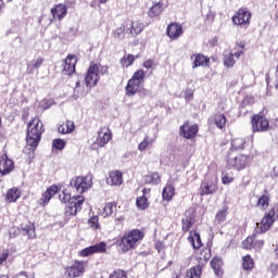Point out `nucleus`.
<instances>
[{
    "label": "nucleus",
    "instance_id": "1",
    "mask_svg": "<svg viewBox=\"0 0 278 278\" xmlns=\"http://www.w3.org/2000/svg\"><path fill=\"white\" fill-rule=\"evenodd\" d=\"M45 129L42 128V122L40 118L35 117L28 124V130L26 136V144L30 147V151H36V147L40 144V139Z\"/></svg>",
    "mask_w": 278,
    "mask_h": 278
},
{
    "label": "nucleus",
    "instance_id": "2",
    "mask_svg": "<svg viewBox=\"0 0 278 278\" xmlns=\"http://www.w3.org/2000/svg\"><path fill=\"white\" fill-rule=\"evenodd\" d=\"M142 238H144V233L138 229L125 233L119 243L122 252L129 253V251H134L142 242Z\"/></svg>",
    "mask_w": 278,
    "mask_h": 278
},
{
    "label": "nucleus",
    "instance_id": "3",
    "mask_svg": "<svg viewBox=\"0 0 278 278\" xmlns=\"http://www.w3.org/2000/svg\"><path fill=\"white\" fill-rule=\"evenodd\" d=\"M108 75V65L91 63L85 76V84L88 88H94L99 84V78Z\"/></svg>",
    "mask_w": 278,
    "mask_h": 278
},
{
    "label": "nucleus",
    "instance_id": "4",
    "mask_svg": "<svg viewBox=\"0 0 278 278\" xmlns=\"http://www.w3.org/2000/svg\"><path fill=\"white\" fill-rule=\"evenodd\" d=\"M251 162H253V156L244 154L230 155L227 159L229 168H233V170H244L247 166H251Z\"/></svg>",
    "mask_w": 278,
    "mask_h": 278
},
{
    "label": "nucleus",
    "instance_id": "5",
    "mask_svg": "<svg viewBox=\"0 0 278 278\" xmlns=\"http://www.w3.org/2000/svg\"><path fill=\"white\" fill-rule=\"evenodd\" d=\"M71 188L76 190L78 194H84L86 190L92 188V175L78 176L75 179L71 180Z\"/></svg>",
    "mask_w": 278,
    "mask_h": 278
},
{
    "label": "nucleus",
    "instance_id": "6",
    "mask_svg": "<svg viewBox=\"0 0 278 278\" xmlns=\"http://www.w3.org/2000/svg\"><path fill=\"white\" fill-rule=\"evenodd\" d=\"M207 260H210V253L205 250L200 254V256H198L199 265L188 270L185 278H201L203 266L207 264Z\"/></svg>",
    "mask_w": 278,
    "mask_h": 278
},
{
    "label": "nucleus",
    "instance_id": "7",
    "mask_svg": "<svg viewBox=\"0 0 278 278\" xmlns=\"http://www.w3.org/2000/svg\"><path fill=\"white\" fill-rule=\"evenodd\" d=\"M233 25H238L242 29H247L251 25V12L247 8L239 9L232 16Z\"/></svg>",
    "mask_w": 278,
    "mask_h": 278
},
{
    "label": "nucleus",
    "instance_id": "8",
    "mask_svg": "<svg viewBox=\"0 0 278 278\" xmlns=\"http://www.w3.org/2000/svg\"><path fill=\"white\" fill-rule=\"evenodd\" d=\"M84 201V197L81 195L73 197L71 202L65 206L66 216H77V212H81Z\"/></svg>",
    "mask_w": 278,
    "mask_h": 278
},
{
    "label": "nucleus",
    "instance_id": "9",
    "mask_svg": "<svg viewBox=\"0 0 278 278\" xmlns=\"http://www.w3.org/2000/svg\"><path fill=\"white\" fill-rule=\"evenodd\" d=\"M88 263L86 261H75L70 267L65 268L67 277L76 278L84 275Z\"/></svg>",
    "mask_w": 278,
    "mask_h": 278
},
{
    "label": "nucleus",
    "instance_id": "10",
    "mask_svg": "<svg viewBox=\"0 0 278 278\" xmlns=\"http://www.w3.org/2000/svg\"><path fill=\"white\" fill-rule=\"evenodd\" d=\"M94 253H108V244H105V242H100L98 244L90 245L83 249L79 252V255L80 257H88L90 255H94Z\"/></svg>",
    "mask_w": 278,
    "mask_h": 278
},
{
    "label": "nucleus",
    "instance_id": "11",
    "mask_svg": "<svg viewBox=\"0 0 278 278\" xmlns=\"http://www.w3.org/2000/svg\"><path fill=\"white\" fill-rule=\"evenodd\" d=\"M199 134V126L197 124H189L186 122L180 126V136L187 140H192Z\"/></svg>",
    "mask_w": 278,
    "mask_h": 278
},
{
    "label": "nucleus",
    "instance_id": "12",
    "mask_svg": "<svg viewBox=\"0 0 278 278\" xmlns=\"http://www.w3.org/2000/svg\"><path fill=\"white\" fill-rule=\"evenodd\" d=\"M270 124L267 118L262 115H254L252 117V129L253 131H268Z\"/></svg>",
    "mask_w": 278,
    "mask_h": 278
},
{
    "label": "nucleus",
    "instance_id": "13",
    "mask_svg": "<svg viewBox=\"0 0 278 278\" xmlns=\"http://www.w3.org/2000/svg\"><path fill=\"white\" fill-rule=\"evenodd\" d=\"M239 48L241 50H237L235 52H229L228 54H225L224 64L225 66H227V68L233 67V65L236 64V60H238L242 55V53H244V50H242L244 49V43H240Z\"/></svg>",
    "mask_w": 278,
    "mask_h": 278
},
{
    "label": "nucleus",
    "instance_id": "14",
    "mask_svg": "<svg viewBox=\"0 0 278 278\" xmlns=\"http://www.w3.org/2000/svg\"><path fill=\"white\" fill-rule=\"evenodd\" d=\"M273 223H275V208H271L268 213L264 215L261 220L260 233H266L270 227H273Z\"/></svg>",
    "mask_w": 278,
    "mask_h": 278
},
{
    "label": "nucleus",
    "instance_id": "15",
    "mask_svg": "<svg viewBox=\"0 0 278 278\" xmlns=\"http://www.w3.org/2000/svg\"><path fill=\"white\" fill-rule=\"evenodd\" d=\"M14 170V161L8 157V154L0 156V174L10 175Z\"/></svg>",
    "mask_w": 278,
    "mask_h": 278
},
{
    "label": "nucleus",
    "instance_id": "16",
    "mask_svg": "<svg viewBox=\"0 0 278 278\" xmlns=\"http://www.w3.org/2000/svg\"><path fill=\"white\" fill-rule=\"evenodd\" d=\"M144 30V23L140 20L132 21L129 27L126 28V34H128L131 38H136L139 34H142Z\"/></svg>",
    "mask_w": 278,
    "mask_h": 278
},
{
    "label": "nucleus",
    "instance_id": "17",
    "mask_svg": "<svg viewBox=\"0 0 278 278\" xmlns=\"http://www.w3.org/2000/svg\"><path fill=\"white\" fill-rule=\"evenodd\" d=\"M77 64L76 55H68L63 64V75H73L75 73V65Z\"/></svg>",
    "mask_w": 278,
    "mask_h": 278
},
{
    "label": "nucleus",
    "instance_id": "18",
    "mask_svg": "<svg viewBox=\"0 0 278 278\" xmlns=\"http://www.w3.org/2000/svg\"><path fill=\"white\" fill-rule=\"evenodd\" d=\"M110 140H112V131H110V128L100 129L97 138L99 147H105Z\"/></svg>",
    "mask_w": 278,
    "mask_h": 278
},
{
    "label": "nucleus",
    "instance_id": "19",
    "mask_svg": "<svg viewBox=\"0 0 278 278\" xmlns=\"http://www.w3.org/2000/svg\"><path fill=\"white\" fill-rule=\"evenodd\" d=\"M106 184L109 186H121L123 184V173L119 170H112L106 177Z\"/></svg>",
    "mask_w": 278,
    "mask_h": 278
},
{
    "label": "nucleus",
    "instance_id": "20",
    "mask_svg": "<svg viewBox=\"0 0 278 278\" xmlns=\"http://www.w3.org/2000/svg\"><path fill=\"white\" fill-rule=\"evenodd\" d=\"M184 34V28L179 24L172 23L167 26V36L172 40H177Z\"/></svg>",
    "mask_w": 278,
    "mask_h": 278
},
{
    "label": "nucleus",
    "instance_id": "21",
    "mask_svg": "<svg viewBox=\"0 0 278 278\" xmlns=\"http://www.w3.org/2000/svg\"><path fill=\"white\" fill-rule=\"evenodd\" d=\"M192 68H199V66H210V58L203 54H192Z\"/></svg>",
    "mask_w": 278,
    "mask_h": 278
},
{
    "label": "nucleus",
    "instance_id": "22",
    "mask_svg": "<svg viewBox=\"0 0 278 278\" xmlns=\"http://www.w3.org/2000/svg\"><path fill=\"white\" fill-rule=\"evenodd\" d=\"M18 199H21V189L18 187L9 189L4 195L7 203H16Z\"/></svg>",
    "mask_w": 278,
    "mask_h": 278
},
{
    "label": "nucleus",
    "instance_id": "23",
    "mask_svg": "<svg viewBox=\"0 0 278 278\" xmlns=\"http://www.w3.org/2000/svg\"><path fill=\"white\" fill-rule=\"evenodd\" d=\"M218 190V187L214 182H207L204 181L201 185V197L207 195V194H214Z\"/></svg>",
    "mask_w": 278,
    "mask_h": 278
},
{
    "label": "nucleus",
    "instance_id": "24",
    "mask_svg": "<svg viewBox=\"0 0 278 278\" xmlns=\"http://www.w3.org/2000/svg\"><path fill=\"white\" fill-rule=\"evenodd\" d=\"M51 14L54 20L58 18L59 21H62L67 14L66 5L58 4L55 8L51 9Z\"/></svg>",
    "mask_w": 278,
    "mask_h": 278
},
{
    "label": "nucleus",
    "instance_id": "25",
    "mask_svg": "<svg viewBox=\"0 0 278 278\" xmlns=\"http://www.w3.org/2000/svg\"><path fill=\"white\" fill-rule=\"evenodd\" d=\"M192 225H194V214L191 211H187L185 213V218H182L184 231H189Z\"/></svg>",
    "mask_w": 278,
    "mask_h": 278
},
{
    "label": "nucleus",
    "instance_id": "26",
    "mask_svg": "<svg viewBox=\"0 0 278 278\" xmlns=\"http://www.w3.org/2000/svg\"><path fill=\"white\" fill-rule=\"evenodd\" d=\"M162 181V176L157 172H153L144 176V184H149L150 186H157Z\"/></svg>",
    "mask_w": 278,
    "mask_h": 278
},
{
    "label": "nucleus",
    "instance_id": "27",
    "mask_svg": "<svg viewBox=\"0 0 278 278\" xmlns=\"http://www.w3.org/2000/svg\"><path fill=\"white\" fill-rule=\"evenodd\" d=\"M140 89V83H136L135 80L129 79L126 86V96L127 97H134L138 93V90Z\"/></svg>",
    "mask_w": 278,
    "mask_h": 278
},
{
    "label": "nucleus",
    "instance_id": "28",
    "mask_svg": "<svg viewBox=\"0 0 278 278\" xmlns=\"http://www.w3.org/2000/svg\"><path fill=\"white\" fill-rule=\"evenodd\" d=\"M269 203H270V194L265 193L257 198L256 207H258V210H262L264 212L265 210H268Z\"/></svg>",
    "mask_w": 278,
    "mask_h": 278
},
{
    "label": "nucleus",
    "instance_id": "29",
    "mask_svg": "<svg viewBox=\"0 0 278 278\" xmlns=\"http://www.w3.org/2000/svg\"><path fill=\"white\" fill-rule=\"evenodd\" d=\"M55 194H58V186H51L42 194V205H47V203H49V201H51V198L55 197Z\"/></svg>",
    "mask_w": 278,
    "mask_h": 278
},
{
    "label": "nucleus",
    "instance_id": "30",
    "mask_svg": "<svg viewBox=\"0 0 278 278\" xmlns=\"http://www.w3.org/2000/svg\"><path fill=\"white\" fill-rule=\"evenodd\" d=\"M211 266L217 277L223 275V258L216 256L211 261Z\"/></svg>",
    "mask_w": 278,
    "mask_h": 278
},
{
    "label": "nucleus",
    "instance_id": "31",
    "mask_svg": "<svg viewBox=\"0 0 278 278\" xmlns=\"http://www.w3.org/2000/svg\"><path fill=\"white\" fill-rule=\"evenodd\" d=\"M164 8V3L162 2H156L152 5V8H150L149 12H148V16H150V18H155L157 16H160V14H162V11Z\"/></svg>",
    "mask_w": 278,
    "mask_h": 278
},
{
    "label": "nucleus",
    "instance_id": "32",
    "mask_svg": "<svg viewBox=\"0 0 278 278\" xmlns=\"http://www.w3.org/2000/svg\"><path fill=\"white\" fill-rule=\"evenodd\" d=\"M59 134H73L75 131V123L73 121H67L59 126Z\"/></svg>",
    "mask_w": 278,
    "mask_h": 278
},
{
    "label": "nucleus",
    "instance_id": "33",
    "mask_svg": "<svg viewBox=\"0 0 278 278\" xmlns=\"http://www.w3.org/2000/svg\"><path fill=\"white\" fill-rule=\"evenodd\" d=\"M162 197L164 201H170L175 197V187H173L170 184H167L163 189Z\"/></svg>",
    "mask_w": 278,
    "mask_h": 278
},
{
    "label": "nucleus",
    "instance_id": "34",
    "mask_svg": "<svg viewBox=\"0 0 278 278\" xmlns=\"http://www.w3.org/2000/svg\"><path fill=\"white\" fill-rule=\"evenodd\" d=\"M188 240L192 244L193 249H199L200 247H202L201 236L197 231H191Z\"/></svg>",
    "mask_w": 278,
    "mask_h": 278
},
{
    "label": "nucleus",
    "instance_id": "35",
    "mask_svg": "<svg viewBox=\"0 0 278 278\" xmlns=\"http://www.w3.org/2000/svg\"><path fill=\"white\" fill-rule=\"evenodd\" d=\"M42 62H45L42 58L30 61V63L27 64V70H26L27 75H31V73H34L40 66H42Z\"/></svg>",
    "mask_w": 278,
    "mask_h": 278
},
{
    "label": "nucleus",
    "instance_id": "36",
    "mask_svg": "<svg viewBox=\"0 0 278 278\" xmlns=\"http://www.w3.org/2000/svg\"><path fill=\"white\" fill-rule=\"evenodd\" d=\"M84 97H86V89L84 88V86H81L79 81H77L74 88L73 99L77 101V99H84Z\"/></svg>",
    "mask_w": 278,
    "mask_h": 278
},
{
    "label": "nucleus",
    "instance_id": "37",
    "mask_svg": "<svg viewBox=\"0 0 278 278\" xmlns=\"http://www.w3.org/2000/svg\"><path fill=\"white\" fill-rule=\"evenodd\" d=\"M214 123L218 129H225V125H227V117H225V114H216L214 116Z\"/></svg>",
    "mask_w": 278,
    "mask_h": 278
},
{
    "label": "nucleus",
    "instance_id": "38",
    "mask_svg": "<svg viewBox=\"0 0 278 278\" xmlns=\"http://www.w3.org/2000/svg\"><path fill=\"white\" fill-rule=\"evenodd\" d=\"M23 233L28 236L30 240H34L36 238V226L34 224H28L25 227L22 228Z\"/></svg>",
    "mask_w": 278,
    "mask_h": 278
},
{
    "label": "nucleus",
    "instance_id": "39",
    "mask_svg": "<svg viewBox=\"0 0 278 278\" xmlns=\"http://www.w3.org/2000/svg\"><path fill=\"white\" fill-rule=\"evenodd\" d=\"M138 210H147L149 207V198L146 195L138 197L136 200Z\"/></svg>",
    "mask_w": 278,
    "mask_h": 278
},
{
    "label": "nucleus",
    "instance_id": "40",
    "mask_svg": "<svg viewBox=\"0 0 278 278\" xmlns=\"http://www.w3.org/2000/svg\"><path fill=\"white\" fill-rule=\"evenodd\" d=\"M245 141L243 138H235L231 141V149H235V151H240L244 149Z\"/></svg>",
    "mask_w": 278,
    "mask_h": 278
},
{
    "label": "nucleus",
    "instance_id": "41",
    "mask_svg": "<svg viewBox=\"0 0 278 278\" xmlns=\"http://www.w3.org/2000/svg\"><path fill=\"white\" fill-rule=\"evenodd\" d=\"M153 142H155V139H152L151 137L147 136V137H144L143 141H141L138 144V149L140 151H147V148L151 147V144H153Z\"/></svg>",
    "mask_w": 278,
    "mask_h": 278
},
{
    "label": "nucleus",
    "instance_id": "42",
    "mask_svg": "<svg viewBox=\"0 0 278 278\" xmlns=\"http://www.w3.org/2000/svg\"><path fill=\"white\" fill-rule=\"evenodd\" d=\"M135 60H136V58H134L132 54H125L123 56V59L121 60V64L125 68H129V66H131L134 64Z\"/></svg>",
    "mask_w": 278,
    "mask_h": 278
},
{
    "label": "nucleus",
    "instance_id": "43",
    "mask_svg": "<svg viewBox=\"0 0 278 278\" xmlns=\"http://www.w3.org/2000/svg\"><path fill=\"white\" fill-rule=\"evenodd\" d=\"M130 80L136 81L137 84H142L144 81V71L143 70H138L134 73L132 77Z\"/></svg>",
    "mask_w": 278,
    "mask_h": 278
},
{
    "label": "nucleus",
    "instance_id": "44",
    "mask_svg": "<svg viewBox=\"0 0 278 278\" xmlns=\"http://www.w3.org/2000/svg\"><path fill=\"white\" fill-rule=\"evenodd\" d=\"M114 207H116L115 203H106L103 208L102 216H104V218H108V216H112V214H114Z\"/></svg>",
    "mask_w": 278,
    "mask_h": 278
},
{
    "label": "nucleus",
    "instance_id": "45",
    "mask_svg": "<svg viewBox=\"0 0 278 278\" xmlns=\"http://www.w3.org/2000/svg\"><path fill=\"white\" fill-rule=\"evenodd\" d=\"M59 199L62 203H71V201H73L71 191H68V189L63 190L62 193L59 194Z\"/></svg>",
    "mask_w": 278,
    "mask_h": 278
},
{
    "label": "nucleus",
    "instance_id": "46",
    "mask_svg": "<svg viewBox=\"0 0 278 278\" xmlns=\"http://www.w3.org/2000/svg\"><path fill=\"white\" fill-rule=\"evenodd\" d=\"M253 266H255V264L253 263V258H251L250 255H245L243 257V269L253 270Z\"/></svg>",
    "mask_w": 278,
    "mask_h": 278
},
{
    "label": "nucleus",
    "instance_id": "47",
    "mask_svg": "<svg viewBox=\"0 0 278 278\" xmlns=\"http://www.w3.org/2000/svg\"><path fill=\"white\" fill-rule=\"evenodd\" d=\"M226 219H227V208H223L216 214L215 220L216 223H218V225H220V223H225Z\"/></svg>",
    "mask_w": 278,
    "mask_h": 278
},
{
    "label": "nucleus",
    "instance_id": "48",
    "mask_svg": "<svg viewBox=\"0 0 278 278\" xmlns=\"http://www.w3.org/2000/svg\"><path fill=\"white\" fill-rule=\"evenodd\" d=\"M52 147L58 151H62L66 147V142L63 139H54L52 141Z\"/></svg>",
    "mask_w": 278,
    "mask_h": 278
},
{
    "label": "nucleus",
    "instance_id": "49",
    "mask_svg": "<svg viewBox=\"0 0 278 278\" xmlns=\"http://www.w3.org/2000/svg\"><path fill=\"white\" fill-rule=\"evenodd\" d=\"M113 37H114L116 40H123V38H125V27L121 26L119 28H116V29L113 31Z\"/></svg>",
    "mask_w": 278,
    "mask_h": 278
},
{
    "label": "nucleus",
    "instance_id": "50",
    "mask_svg": "<svg viewBox=\"0 0 278 278\" xmlns=\"http://www.w3.org/2000/svg\"><path fill=\"white\" fill-rule=\"evenodd\" d=\"M255 244V238L253 237H248L244 241H243V249H245L247 251L251 250L254 248Z\"/></svg>",
    "mask_w": 278,
    "mask_h": 278
},
{
    "label": "nucleus",
    "instance_id": "51",
    "mask_svg": "<svg viewBox=\"0 0 278 278\" xmlns=\"http://www.w3.org/2000/svg\"><path fill=\"white\" fill-rule=\"evenodd\" d=\"M88 225L91 227V229H100L101 226L99 225V217L93 216L89 218Z\"/></svg>",
    "mask_w": 278,
    "mask_h": 278
},
{
    "label": "nucleus",
    "instance_id": "52",
    "mask_svg": "<svg viewBox=\"0 0 278 278\" xmlns=\"http://www.w3.org/2000/svg\"><path fill=\"white\" fill-rule=\"evenodd\" d=\"M110 278H127V273L123 269H116L110 275Z\"/></svg>",
    "mask_w": 278,
    "mask_h": 278
},
{
    "label": "nucleus",
    "instance_id": "53",
    "mask_svg": "<svg viewBox=\"0 0 278 278\" xmlns=\"http://www.w3.org/2000/svg\"><path fill=\"white\" fill-rule=\"evenodd\" d=\"M231 181H233V176H231V174H225L222 177V184L224 185L231 184Z\"/></svg>",
    "mask_w": 278,
    "mask_h": 278
},
{
    "label": "nucleus",
    "instance_id": "54",
    "mask_svg": "<svg viewBox=\"0 0 278 278\" xmlns=\"http://www.w3.org/2000/svg\"><path fill=\"white\" fill-rule=\"evenodd\" d=\"M10 257V252L8 250L0 254V266Z\"/></svg>",
    "mask_w": 278,
    "mask_h": 278
},
{
    "label": "nucleus",
    "instance_id": "55",
    "mask_svg": "<svg viewBox=\"0 0 278 278\" xmlns=\"http://www.w3.org/2000/svg\"><path fill=\"white\" fill-rule=\"evenodd\" d=\"M9 236L10 238H16V236H18V228L16 227L11 228L9 231Z\"/></svg>",
    "mask_w": 278,
    "mask_h": 278
},
{
    "label": "nucleus",
    "instance_id": "56",
    "mask_svg": "<svg viewBox=\"0 0 278 278\" xmlns=\"http://www.w3.org/2000/svg\"><path fill=\"white\" fill-rule=\"evenodd\" d=\"M123 223H125V216L119 215V216L115 217V225L117 227L121 226Z\"/></svg>",
    "mask_w": 278,
    "mask_h": 278
},
{
    "label": "nucleus",
    "instance_id": "57",
    "mask_svg": "<svg viewBox=\"0 0 278 278\" xmlns=\"http://www.w3.org/2000/svg\"><path fill=\"white\" fill-rule=\"evenodd\" d=\"M262 247H264V240L254 241V248L255 249H262Z\"/></svg>",
    "mask_w": 278,
    "mask_h": 278
},
{
    "label": "nucleus",
    "instance_id": "58",
    "mask_svg": "<svg viewBox=\"0 0 278 278\" xmlns=\"http://www.w3.org/2000/svg\"><path fill=\"white\" fill-rule=\"evenodd\" d=\"M143 66L144 68H153V61L152 60H147L144 63H143Z\"/></svg>",
    "mask_w": 278,
    "mask_h": 278
},
{
    "label": "nucleus",
    "instance_id": "59",
    "mask_svg": "<svg viewBox=\"0 0 278 278\" xmlns=\"http://www.w3.org/2000/svg\"><path fill=\"white\" fill-rule=\"evenodd\" d=\"M142 192H143V197H149V194L151 193V189L144 188Z\"/></svg>",
    "mask_w": 278,
    "mask_h": 278
},
{
    "label": "nucleus",
    "instance_id": "60",
    "mask_svg": "<svg viewBox=\"0 0 278 278\" xmlns=\"http://www.w3.org/2000/svg\"><path fill=\"white\" fill-rule=\"evenodd\" d=\"M190 99H192V93L190 91L186 92V100L190 101Z\"/></svg>",
    "mask_w": 278,
    "mask_h": 278
},
{
    "label": "nucleus",
    "instance_id": "61",
    "mask_svg": "<svg viewBox=\"0 0 278 278\" xmlns=\"http://www.w3.org/2000/svg\"><path fill=\"white\" fill-rule=\"evenodd\" d=\"M277 268H278V265H277V264H271V265H270V270H271V271L276 273Z\"/></svg>",
    "mask_w": 278,
    "mask_h": 278
},
{
    "label": "nucleus",
    "instance_id": "62",
    "mask_svg": "<svg viewBox=\"0 0 278 278\" xmlns=\"http://www.w3.org/2000/svg\"><path fill=\"white\" fill-rule=\"evenodd\" d=\"M273 170H274V175H275L276 177H278V165L275 166Z\"/></svg>",
    "mask_w": 278,
    "mask_h": 278
},
{
    "label": "nucleus",
    "instance_id": "63",
    "mask_svg": "<svg viewBox=\"0 0 278 278\" xmlns=\"http://www.w3.org/2000/svg\"><path fill=\"white\" fill-rule=\"evenodd\" d=\"M18 277L28 278V277H27V273H25V271L20 273V274H18Z\"/></svg>",
    "mask_w": 278,
    "mask_h": 278
},
{
    "label": "nucleus",
    "instance_id": "64",
    "mask_svg": "<svg viewBox=\"0 0 278 278\" xmlns=\"http://www.w3.org/2000/svg\"><path fill=\"white\" fill-rule=\"evenodd\" d=\"M275 253L278 256V245H276V248H275Z\"/></svg>",
    "mask_w": 278,
    "mask_h": 278
}]
</instances>
